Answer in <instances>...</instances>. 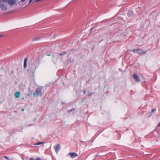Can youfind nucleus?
<instances>
[{"label": "nucleus", "mask_w": 160, "mask_h": 160, "mask_svg": "<svg viewBox=\"0 0 160 160\" xmlns=\"http://www.w3.org/2000/svg\"><path fill=\"white\" fill-rule=\"evenodd\" d=\"M15 1H0V8L3 11L14 8Z\"/></svg>", "instance_id": "obj_1"}, {"label": "nucleus", "mask_w": 160, "mask_h": 160, "mask_svg": "<svg viewBox=\"0 0 160 160\" xmlns=\"http://www.w3.org/2000/svg\"><path fill=\"white\" fill-rule=\"evenodd\" d=\"M28 1H14L16 5L14 6V9H16L17 7H25L26 5L27 2Z\"/></svg>", "instance_id": "obj_2"}, {"label": "nucleus", "mask_w": 160, "mask_h": 160, "mask_svg": "<svg viewBox=\"0 0 160 160\" xmlns=\"http://www.w3.org/2000/svg\"><path fill=\"white\" fill-rule=\"evenodd\" d=\"M28 67L29 68L27 70V71L30 72H31L32 73V75H34L35 70L37 68V67H35L33 69V65L32 64L29 65Z\"/></svg>", "instance_id": "obj_3"}, {"label": "nucleus", "mask_w": 160, "mask_h": 160, "mask_svg": "<svg viewBox=\"0 0 160 160\" xmlns=\"http://www.w3.org/2000/svg\"><path fill=\"white\" fill-rule=\"evenodd\" d=\"M42 92L41 90L39 88H37L35 90V92L33 93V95L34 97H37L41 96Z\"/></svg>", "instance_id": "obj_4"}, {"label": "nucleus", "mask_w": 160, "mask_h": 160, "mask_svg": "<svg viewBox=\"0 0 160 160\" xmlns=\"http://www.w3.org/2000/svg\"><path fill=\"white\" fill-rule=\"evenodd\" d=\"M132 77L136 82H138L140 81L139 78L136 74H133Z\"/></svg>", "instance_id": "obj_5"}, {"label": "nucleus", "mask_w": 160, "mask_h": 160, "mask_svg": "<svg viewBox=\"0 0 160 160\" xmlns=\"http://www.w3.org/2000/svg\"><path fill=\"white\" fill-rule=\"evenodd\" d=\"M60 144H58L56 145L54 147V149L55 150V151L58 153V152L60 150Z\"/></svg>", "instance_id": "obj_6"}, {"label": "nucleus", "mask_w": 160, "mask_h": 160, "mask_svg": "<svg viewBox=\"0 0 160 160\" xmlns=\"http://www.w3.org/2000/svg\"><path fill=\"white\" fill-rule=\"evenodd\" d=\"M69 154L72 158H74L78 156V155L75 152H69Z\"/></svg>", "instance_id": "obj_7"}, {"label": "nucleus", "mask_w": 160, "mask_h": 160, "mask_svg": "<svg viewBox=\"0 0 160 160\" xmlns=\"http://www.w3.org/2000/svg\"><path fill=\"white\" fill-rule=\"evenodd\" d=\"M138 53L140 54H142L146 53V52H144L142 50L140 49H138Z\"/></svg>", "instance_id": "obj_8"}, {"label": "nucleus", "mask_w": 160, "mask_h": 160, "mask_svg": "<svg viewBox=\"0 0 160 160\" xmlns=\"http://www.w3.org/2000/svg\"><path fill=\"white\" fill-rule=\"evenodd\" d=\"M28 61V59L27 58H25L24 60L23 67L24 68H26L27 65V62Z\"/></svg>", "instance_id": "obj_9"}, {"label": "nucleus", "mask_w": 160, "mask_h": 160, "mask_svg": "<svg viewBox=\"0 0 160 160\" xmlns=\"http://www.w3.org/2000/svg\"><path fill=\"white\" fill-rule=\"evenodd\" d=\"M20 92H17L15 93L14 95L16 98H18L20 96Z\"/></svg>", "instance_id": "obj_10"}, {"label": "nucleus", "mask_w": 160, "mask_h": 160, "mask_svg": "<svg viewBox=\"0 0 160 160\" xmlns=\"http://www.w3.org/2000/svg\"><path fill=\"white\" fill-rule=\"evenodd\" d=\"M138 49H135L133 50L132 51L134 53H136V52L138 53Z\"/></svg>", "instance_id": "obj_11"}, {"label": "nucleus", "mask_w": 160, "mask_h": 160, "mask_svg": "<svg viewBox=\"0 0 160 160\" xmlns=\"http://www.w3.org/2000/svg\"><path fill=\"white\" fill-rule=\"evenodd\" d=\"M39 38H33V41H37L38 40H39Z\"/></svg>", "instance_id": "obj_12"}, {"label": "nucleus", "mask_w": 160, "mask_h": 160, "mask_svg": "<svg viewBox=\"0 0 160 160\" xmlns=\"http://www.w3.org/2000/svg\"><path fill=\"white\" fill-rule=\"evenodd\" d=\"M66 53L65 52H63L62 53H60L59 54V55L60 56H62L63 55H64Z\"/></svg>", "instance_id": "obj_13"}, {"label": "nucleus", "mask_w": 160, "mask_h": 160, "mask_svg": "<svg viewBox=\"0 0 160 160\" xmlns=\"http://www.w3.org/2000/svg\"><path fill=\"white\" fill-rule=\"evenodd\" d=\"M43 143V142H39L37 143L36 145H38L41 144H42Z\"/></svg>", "instance_id": "obj_14"}, {"label": "nucleus", "mask_w": 160, "mask_h": 160, "mask_svg": "<svg viewBox=\"0 0 160 160\" xmlns=\"http://www.w3.org/2000/svg\"><path fill=\"white\" fill-rule=\"evenodd\" d=\"M4 158L7 159L8 160H9V158L7 156H4L3 157Z\"/></svg>", "instance_id": "obj_15"}, {"label": "nucleus", "mask_w": 160, "mask_h": 160, "mask_svg": "<svg viewBox=\"0 0 160 160\" xmlns=\"http://www.w3.org/2000/svg\"><path fill=\"white\" fill-rule=\"evenodd\" d=\"M156 109H153L152 110V111H151V112H154V111H156Z\"/></svg>", "instance_id": "obj_16"}, {"label": "nucleus", "mask_w": 160, "mask_h": 160, "mask_svg": "<svg viewBox=\"0 0 160 160\" xmlns=\"http://www.w3.org/2000/svg\"><path fill=\"white\" fill-rule=\"evenodd\" d=\"M35 160H42L40 158H38L36 159H35Z\"/></svg>", "instance_id": "obj_17"}, {"label": "nucleus", "mask_w": 160, "mask_h": 160, "mask_svg": "<svg viewBox=\"0 0 160 160\" xmlns=\"http://www.w3.org/2000/svg\"><path fill=\"white\" fill-rule=\"evenodd\" d=\"M33 1H29V2H28V4H30Z\"/></svg>", "instance_id": "obj_18"}, {"label": "nucleus", "mask_w": 160, "mask_h": 160, "mask_svg": "<svg viewBox=\"0 0 160 160\" xmlns=\"http://www.w3.org/2000/svg\"><path fill=\"white\" fill-rule=\"evenodd\" d=\"M75 110L74 109H72L70 110V111L71 112V111H72L73 110Z\"/></svg>", "instance_id": "obj_19"}, {"label": "nucleus", "mask_w": 160, "mask_h": 160, "mask_svg": "<svg viewBox=\"0 0 160 160\" xmlns=\"http://www.w3.org/2000/svg\"><path fill=\"white\" fill-rule=\"evenodd\" d=\"M29 160H34V159L33 158H30Z\"/></svg>", "instance_id": "obj_20"}, {"label": "nucleus", "mask_w": 160, "mask_h": 160, "mask_svg": "<svg viewBox=\"0 0 160 160\" xmlns=\"http://www.w3.org/2000/svg\"><path fill=\"white\" fill-rule=\"evenodd\" d=\"M130 13H132V12H131V11H130V12H128V14H129Z\"/></svg>", "instance_id": "obj_21"}, {"label": "nucleus", "mask_w": 160, "mask_h": 160, "mask_svg": "<svg viewBox=\"0 0 160 160\" xmlns=\"http://www.w3.org/2000/svg\"><path fill=\"white\" fill-rule=\"evenodd\" d=\"M24 110V108H23V109H22V111H23Z\"/></svg>", "instance_id": "obj_22"}, {"label": "nucleus", "mask_w": 160, "mask_h": 160, "mask_svg": "<svg viewBox=\"0 0 160 160\" xmlns=\"http://www.w3.org/2000/svg\"><path fill=\"white\" fill-rule=\"evenodd\" d=\"M83 93H84V94H86V92L85 91H84L83 92Z\"/></svg>", "instance_id": "obj_23"}, {"label": "nucleus", "mask_w": 160, "mask_h": 160, "mask_svg": "<svg viewBox=\"0 0 160 160\" xmlns=\"http://www.w3.org/2000/svg\"><path fill=\"white\" fill-rule=\"evenodd\" d=\"M50 55H51L50 54H48L47 55V56H50Z\"/></svg>", "instance_id": "obj_24"}, {"label": "nucleus", "mask_w": 160, "mask_h": 160, "mask_svg": "<svg viewBox=\"0 0 160 160\" xmlns=\"http://www.w3.org/2000/svg\"><path fill=\"white\" fill-rule=\"evenodd\" d=\"M38 1V0H37V1H34V2H35L36 1Z\"/></svg>", "instance_id": "obj_25"}, {"label": "nucleus", "mask_w": 160, "mask_h": 160, "mask_svg": "<svg viewBox=\"0 0 160 160\" xmlns=\"http://www.w3.org/2000/svg\"><path fill=\"white\" fill-rule=\"evenodd\" d=\"M159 126H160V122L159 123V125H158Z\"/></svg>", "instance_id": "obj_26"}, {"label": "nucleus", "mask_w": 160, "mask_h": 160, "mask_svg": "<svg viewBox=\"0 0 160 160\" xmlns=\"http://www.w3.org/2000/svg\"><path fill=\"white\" fill-rule=\"evenodd\" d=\"M2 36V35H0V37H1Z\"/></svg>", "instance_id": "obj_27"}]
</instances>
